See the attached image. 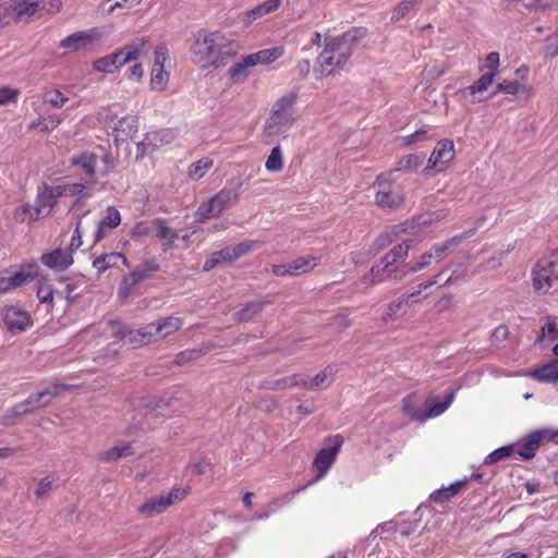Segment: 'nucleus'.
<instances>
[{"instance_id": "nucleus-1", "label": "nucleus", "mask_w": 558, "mask_h": 558, "mask_svg": "<svg viewBox=\"0 0 558 558\" xmlns=\"http://www.w3.org/2000/svg\"><path fill=\"white\" fill-rule=\"evenodd\" d=\"M413 245L412 240L403 241L393 246L385 256L375 264L364 279L371 283L384 281H401L409 276L405 259Z\"/></svg>"}, {"instance_id": "nucleus-2", "label": "nucleus", "mask_w": 558, "mask_h": 558, "mask_svg": "<svg viewBox=\"0 0 558 558\" xmlns=\"http://www.w3.org/2000/svg\"><path fill=\"white\" fill-rule=\"evenodd\" d=\"M233 54L227 37H196L191 46V58L202 70L219 68Z\"/></svg>"}, {"instance_id": "nucleus-3", "label": "nucleus", "mask_w": 558, "mask_h": 558, "mask_svg": "<svg viewBox=\"0 0 558 558\" xmlns=\"http://www.w3.org/2000/svg\"><path fill=\"white\" fill-rule=\"evenodd\" d=\"M320 48L317 61L322 73L331 75L336 69H342L352 54L354 37H316Z\"/></svg>"}, {"instance_id": "nucleus-4", "label": "nucleus", "mask_w": 558, "mask_h": 558, "mask_svg": "<svg viewBox=\"0 0 558 558\" xmlns=\"http://www.w3.org/2000/svg\"><path fill=\"white\" fill-rule=\"evenodd\" d=\"M283 54L281 47H272L241 57L228 71L234 82L244 81L251 73V69L257 64H269Z\"/></svg>"}, {"instance_id": "nucleus-5", "label": "nucleus", "mask_w": 558, "mask_h": 558, "mask_svg": "<svg viewBox=\"0 0 558 558\" xmlns=\"http://www.w3.org/2000/svg\"><path fill=\"white\" fill-rule=\"evenodd\" d=\"M392 171L381 173L374 183L376 187V203L380 207L397 208L404 202L401 184L391 179Z\"/></svg>"}, {"instance_id": "nucleus-6", "label": "nucleus", "mask_w": 558, "mask_h": 558, "mask_svg": "<svg viewBox=\"0 0 558 558\" xmlns=\"http://www.w3.org/2000/svg\"><path fill=\"white\" fill-rule=\"evenodd\" d=\"M532 276L534 289L539 293H547L558 280V255L551 254L539 259L533 268Z\"/></svg>"}, {"instance_id": "nucleus-7", "label": "nucleus", "mask_w": 558, "mask_h": 558, "mask_svg": "<svg viewBox=\"0 0 558 558\" xmlns=\"http://www.w3.org/2000/svg\"><path fill=\"white\" fill-rule=\"evenodd\" d=\"M158 270L159 264L155 258L143 260L133 271L122 278L118 290L119 298L121 300L129 298L138 283L147 280Z\"/></svg>"}, {"instance_id": "nucleus-8", "label": "nucleus", "mask_w": 558, "mask_h": 558, "mask_svg": "<svg viewBox=\"0 0 558 558\" xmlns=\"http://www.w3.org/2000/svg\"><path fill=\"white\" fill-rule=\"evenodd\" d=\"M295 100V94L286 95L277 100L274 105L270 117L266 122V128L268 130H274V132H278L281 128L291 125L294 120L293 113Z\"/></svg>"}, {"instance_id": "nucleus-9", "label": "nucleus", "mask_w": 558, "mask_h": 558, "mask_svg": "<svg viewBox=\"0 0 558 558\" xmlns=\"http://www.w3.org/2000/svg\"><path fill=\"white\" fill-rule=\"evenodd\" d=\"M238 199V194L230 190H221L207 202L201 204L195 213L198 221L218 217L226 207Z\"/></svg>"}, {"instance_id": "nucleus-10", "label": "nucleus", "mask_w": 558, "mask_h": 558, "mask_svg": "<svg viewBox=\"0 0 558 558\" xmlns=\"http://www.w3.org/2000/svg\"><path fill=\"white\" fill-rule=\"evenodd\" d=\"M185 489L174 488L166 495L150 498L137 508V512L145 519L154 518L165 512L170 506L186 496Z\"/></svg>"}, {"instance_id": "nucleus-11", "label": "nucleus", "mask_w": 558, "mask_h": 558, "mask_svg": "<svg viewBox=\"0 0 558 558\" xmlns=\"http://www.w3.org/2000/svg\"><path fill=\"white\" fill-rule=\"evenodd\" d=\"M138 56L140 48L135 45H130L119 51L96 60L94 62V69L98 72L113 73L128 62L136 60Z\"/></svg>"}, {"instance_id": "nucleus-12", "label": "nucleus", "mask_w": 558, "mask_h": 558, "mask_svg": "<svg viewBox=\"0 0 558 558\" xmlns=\"http://www.w3.org/2000/svg\"><path fill=\"white\" fill-rule=\"evenodd\" d=\"M70 385L53 384L37 393L31 395L27 399L17 403V410L25 412V414L32 412L35 409L47 405L53 398L59 396L62 390L70 389Z\"/></svg>"}, {"instance_id": "nucleus-13", "label": "nucleus", "mask_w": 558, "mask_h": 558, "mask_svg": "<svg viewBox=\"0 0 558 558\" xmlns=\"http://www.w3.org/2000/svg\"><path fill=\"white\" fill-rule=\"evenodd\" d=\"M64 194V189L62 185L57 186H49L44 185L40 187L37 192L36 201H35V207L37 210V214L40 217L48 216L56 204L58 203V199Z\"/></svg>"}, {"instance_id": "nucleus-14", "label": "nucleus", "mask_w": 558, "mask_h": 558, "mask_svg": "<svg viewBox=\"0 0 558 558\" xmlns=\"http://www.w3.org/2000/svg\"><path fill=\"white\" fill-rule=\"evenodd\" d=\"M454 155V144L451 140L439 141L429 157L428 168H433L437 172L444 171L453 160Z\"/></svg>"}, {"instance_id": "nucleus-15", "label": "nucleus", "mask_w": 558, "mask_h": 558, "mask_svg": "<svg viewBox=\"0 0 558 558\" xmlns=\"http://www.w3.org/2000/svg\"><path fill=\"white\" fill-rule=\"evenodd\" d=\"M333 445L329 448H323L319 450L314 459V468L317 470V478L325 476L327 471L335 462L337 454L343 444V438L340 435H336L332 438Z\"/></svg>"}, {"instance_id": "nucleus-16", "label": "nucleus", "mask_w": 558, "mask_h": 558, "mask_svg": "<svg viewBox=\"0 0 558 558\" xmlns=\"http://www.w3.org/2000/svg\"><path fill=\"white\" fill-rule=\"evenodd\" d=\"M2 317L4 325L12 332H22L33 324L28 312L14 305L5 306Z\"/></svg>"}, {"instance_id": "nucleus-17", "label": "nucleus", "mask_w": 558, "mask_h": 558, "mask_svg": "<svg viewBox=\"0 0 558 558\" xmlns=\"http://www.w3.org/2000/svg\"><path fill=\"white\" fill-rule=\"evenodd\" d=\"M183 326V318L168 316L160 318L147 325V333L145 336L153 337L154 341L165 339L174 333Z\"/></svg>"}, {"instance_id": "nucleus-18", "label": "nucleus", "mask_w": 558, "mask_h": 558, "mask_svg": "<svg viewBox=\"0 0 558 558\" xmlns=\"http://www.w3.org/2000/svg\"><path fill=\"white\" fill-rule=\"evenodd\" d=\"M550 437H555V434L550 428L534 432L526 437L523 444L518 446L515 452L523 460L532 459L535 456L537 448L542 444L549 441Z\"/></svg>"}, {"instance_id": "nucleus-19", "label": "nucleus", "mask_w": 558, "mask_h": 558, "mask_svg": "<svg viewBox=\"0 0 558 558\" xmlns=\"http://www.w3.org/2000/svg\"><path fill=\"white\" fill-rule=\"evenodd\" d=\"M495 76H496L495 71L485 73L477 81H475L472 85L461 89L460 93L463 96H465V95L471 96L472 104H476V102L486 100L487 97L484 94L487 92L488 87L493 84Z\"/></svg>"}, {"instance_id": "nucleus-20", "label": "nucleus", "mask_w": 558, "mask_h": 558, "mask_svg": "<svg viewBox=\"0 0 558 558\" xmlns=\"http://www.w3.org/2000/svg\"><path fill=\"white\" fill-rule=\"evenodd\" d=\"M138 129V119L136 116H126L118 120L112 130L114 143L118 145L128 138H132Z\"/></svg>"}, {"instance_id": "nucleus-21", "label": "nucleus", "mask_w": 558, "mask_h": 558, "mask_svg": "<svg viewBox=\"0 0 558 558\" xmlns=\"http://www.w3.org/2000/svg\"><path fill=\"white\" fill-rule=\"evenodd\" d=\"M473 234V231H466L459 235H454L441 243H436L429 248L436 263L441 262L448 254L464 240L469 239Z\"/></svg>"}, {"instance_id": "nucleus-22", "label": "nucleus", "mask_w": 558, "mask_h": 558, "mask_svg": "<svg viewBox=\"0 0 558 558\" xmlns=\"http://www.w3.org/2000/svg\"><path fill=\"white\" fill-rule=\"evenodd\" d=\"M168 133L165 131L149 132L144 140L137 143L138 154L136 158H143L155 151L159 146L169 143Z\"/></svg>"}, {"instance_id": "nucleus-23", "label": "nucleus", "mask_w": 558, "mask_h": 558, "mask_svg": "<svg viewBox=\"0 0 558 558\" xmlns=\"http://www.w3.org/2000/svg\"><path fill=\"white\" fill-rule=\"evenodd\" d=\"M121 222V216L119 210L116 207L109 206L105 216L99 220L97 225V229L95 231V242L101 241L107 233L117 228Z\"/></svg>"}, {"instance_id": "nucleus-24", "label": "nucleus", "mask_w": 558, "mask_h": 558, "mask_svg": "<svg viewBox=\"0 0 558 558\" xmlns=\"http://www.w3.org/2000/svg\"><path fill=\"white\" fill-rule=\"evenodd\" d=\"M41 262L49 268L63 270L73 264V257L71 252L58 248L53 252L44 254L41 256Z\"/></svg>"}, {"instance_id": "nucleus-25", "label": "nucleus", "mask_w": 558, "mask_h": 558, "mask_svg": "<svg viewBox=\"0 0 558 558\" xmlns=\"http://www.w3.org/2000/svg\"><path fill=\"white\" fill-rule=\"evenodd\" d=\"M31 279L29 274L23 271L10 272L9 270L0 271V294L7 293L12 289L24 286Z\"/></svg>"}, {"instance_id": "nucleus-26", "label": "nucleus", "mask_w": 558, "mask_h": 558, "mask_svg": "<svg viewBox=\"0 0 558 558\" xmlns=\"http://www.w3.org/2000/svg\"><path fill=\"white\" fill-rule=\"evenodd\" d=\"M468 480H459L446 487L434 490L429 499L436 504H444L462 492L465 487Z\"/></svg>"}, {"instance_id": "nucleus-27", "label": "nucleus", "mask_w": 558, "mask_h": 558, "mask_svg": "<svg viewBox=\"0 0 558 558\" xmlns=\"http://www.w3.org/2000/svg\"><path fill=\"white\" fill-rule=\"evenodd\" d=\"M153 223L157 228L156 236L162 240L161 248L163 252L169 251L174 241L178 239L179 234L175 230L168 227L167 221L161 218H157L153 221Z\"/></svg>"}, {"instance_id": "nucleus-28", "label": "nucleus", "mask_w": 558, "mask_h": 558, "mask_svg": "<svg viewBox=\"0 0 558 558\" xmlns=\"http://www.w3.org/2000/svg\"><path fill=\"white\" fill-rule=\"evenodd\" d=\"M529 375L539 383L558 381V359H555L545 365L533 369Z\"/></svg>"}, {"instance_id": "nucleus-29", "label": "nucleus", "mask_w": 558, "mask_h": 558, "mask_svg": "<svg viewBox=\"0 0 558 558\" xmlns=\"http://www.w3.org/2000/svg\"><path fill=\"white\" fill-rule=\"evenodd\" d=\"M134 453L131 442H121L98 453V460L101 462H111L132 456Z\"/></svg>"}, {"instance_id": "nucleus-30", "label": "nucleus", "mask_w": 558, "mask_h": 558, "mask_svg": "<svg viewBox=\"0 0 558 558\" xmlns=\"http://www.w3.org/2000/svg\"><path fill=\"white\" fill-rule=\"evenodd\" d=\"M233 263L231 259V252L229 246H225L223 248L216 251L211 253L208 258L205 260L203 265V269L205 271H209L213 268L225 265V264H231Z\"/></svg>"}, {"instance_id": "nucleus-31", "label": "nucleus", "mask_w": 558, "mask_h": 558, "mask_svg": "<svg viewBox=\"0 0 558 558\" xmlns=\"http://www.w3.org/2000/svg\"><path fill=\"white\" fill-rule=\"evenodd\" d=\"M263 242L258 240H245L236 244L228 245L231 252L232 262L247 255L248 253L258 250Z\"/></svg>"}, {"instance_id": "nucleus-32", "label": "nucleus", "mask_w": 558, "mask_h": 558, "mask_svg": "<svg viewBox=\"0 0 558 558\" xmlns=\"http://www.w3.org/2000/svg\"><path fill=\"white\" fill-rule=\"evenodd\" d=\"M122 260L124 265H128V259L121 253H110L97 257L93 262V266L98 272H104L107 269L117 266V263Z\"/></svg>"}, {"instance_id": "nucleus-33", "label": "nucleus", "mask_w": 558, "mask_h": 558, "mask_svg": "<svg viewBox=\"0 0 558 558\" xmlns=\"http://www.w3.org/2000/svg\"><path fill=\"white\" fill-rule=\"evenodd\" d=\"M449 268V265L445 266L437 275H435L432 279H429L428 281L426 282H422L420 284H417V287L415 288L414 291L408 293V294H403L404 298H408V302L409 301H412V302H418L423 299H426L427 298V294L425 295H422V293L424 291H426L427 289L432 288L433 286H435L437 283V280L440 276H442V274Z\"/></svg>"}, {"instance_id": "nucleus-34", "label": "nucleus", "mask_w": 558, "mask_h": 558, "mask_svg": "<svg viewBox=\"0 0 558 558\" xmlns=\"http://www.w3.org/2000/svg\"><path fill=\"white\" fill-rule=\"evenodd\" d=\"M282 0H266L264 3L255 7L246 13L247 23H252L256 19L271 13L277 10Z\"/></svg>"}, {"instance_id": "nucleus-35", "label": "nucleus", "mask_w": 558, "mask_h": 558, "mask_svg": "<svg viewBox=\"0 0 558 558\" xmlns=\"http://www.w3.org/2000/svg\"><path fill=\"white\" fill-rule=\"evenodd\" d=\"M61 293L62 292H59V290L53 288L48 279L43 278L39 281L37 288V298L40 303L52 304L54 295L59 298V294Z\"/></svg>"}, {"instance_id": "nucleus-36", "label": "nucleus", "mask_w": 558, "mask_h": 558, "mask_svg": "<svg viewBox=\"0 0 558 558\" xmlns=\"http://www.w3.org/2000/svg\"><path fill=\"white\" fill-rule=\"evenodd\" d=\"M296 386H306V380L301 375H292L266 383L267 388L278 390Z\"/></svg>"}, {"instance_id": "nucleus-37", "label": "nucleus", "mask_w": 558, "mask_h": 558, "mask_svg": "<svg viewBox=\"0 0 558 558\" xmlns=\"http://www.w3.org/2000/svg\"><path fill=\"white\" fill-rule=\"evenodd\" d=\"M318 265V258L313 256L300 257L291 262L292 276L310 272Z\"/></svg>"}, {"instance_id": "nucleus-38", "label": "nucleus", "mask_w": 558, "mask_h": 558, "mask_svg": "<svg viewBox=\"0 0 558 558\" xmlns=\"http://www.w3.org/2000/svg\"><path fill=\"white\" fill-rule=\"evenodd\" d=\"M13 219L16 222L36 221L39 219L35 205L23 204L13 211Z\"/></svg>"}, {"instance_id": "nucleus-39", "label": "nucleus", "mask_w": 558, "mask_h": 558, "mask_svg": "<svg viewBox=\"0 0 558 558\" xmlns=\"http://www.w3.org/2000/svg\"><path fill=\"white\" fill-rule=\"evenodd\" d=\"M214 161L208 157H204L189 167L187 174L193 180L202 179L207 171L213 167Z\"/></svg>"}, {"instance_id": "nucleus-40", "label": "nucleus", "mask_w": 558, "mask_h": 558, "mask_svg": "<svg viewBox=\"0 0 558 558\" xmlns=\"http://www.w3.org/2000/svg\"><path fill=\"white\" fill-rule=\"evenodd\" d=\"M402 410L412 421H425V412L415 405L414 396L402 399Z\"/></svg>"}, {"instance_id": "nucleus-41", "label": "nucleus", "mask_w": 558, "mask_h": 558, "mask_svg": "<svg viewBox=\"0 0 558 558\" xmlns=\"http://www.w3.org/2000/svg\"><path fill=\"white\" fill-rule=\"evenodd\" d=\"M169 81V73L162 66H153L150 86L155 90H163Z\"/></svg>"}, {"instance_id": "nucleus-42", "label": "nucleus", "mask_w": 558, "mask_h": 558, "mask_svg": "<svg viewBox=\"0 0 558 558\" xmlns=\"http://www.w3.org/2000/svg\"><path fill=\"white\" fill-rule=\"evenodd\" d=\"M423 156L411 154L401 158L395 169H392V173L397 171H412L416 170L423 163Z\"/></svg>"}, {"instance_id": "nucleus-43", "label": "nucleus", "mask_w": 558, "mask_h": 558, "mask_svg": "<svg viewBox=\"0 0 558 558\" xmlns=\"http://www.w3.org/2000/svg\"><path fill=\"white\" fill-rule=\"evenodd\" d=\"M409 306L408 298H404V295H401L396 301L391 302L387 305L386 311L383 315V320L389 322L393 320L398 313L401 311H404Z\"/></svg>"}, {"instance_id": "nucleus-44", "label": "nucleus", "mask_w": 558, "mask_h": 558, "mask_svg": "<svg viewBox=\"0 0 558 558\" xmlns=\"http://www.w3.org/2000/svg\"><path fill=\"white\" fill-rule=\"evenodd\" d=\"M434 259L430 250L428 252L423 253L416 260H411L405 263V267H408L409 275L418 272L430 266L432 260Z\"/></svg>"}, {"instance_id": "nucleus-45", "label": "nucleus", "mask_w": 558, "mask_h": 558, "mask_svg": "<svg viewBox=\"0 0 558 558\" xmlns=\"http://www.w3.org/2000/svg\"><path fill=\"white\" fill-rule=\"evenodd\" d=\"M262 308H263V304L260 302H251L235 313L234 319L239 323L248 322L257 313H259Z\"/></svg>"}, {"instance_id": "nucleus-46", "label": "nucleus", "mask_w": 558, "mask_h": 558, "mask_svg": "<svg viewBox=\"0 0 558 558\" xmlns=\"http://www.w3.org/2000/svg\"><path fill=\"white\" fill-rule=\"evenodd\" d=\"M96 161V156L89 153H84L78 157L73 158V163L81 167L89 175L95 173Z\"/></svg>"}, {"instance_id": "nucleus-47", "label": "nucleus", "mask_w": 558, "mask_h": 558, "mask_svg": "<svg viewBox=\"0 0 558 558\" xmlns=\"http://www.w3.org/2000/svg\"><path fill=\"white\" fill-rule=\"evenodd\" d=\"M38 2L19 1L13 7V12L16 20H22L24 16H32L38 10Z\"/></svg>"}, {"instance_id": "nucleus-48", "label": "nucleus", "mask_w": 558, "mask_h": 558, "mask_svg": "<svg viewBox=\"0 0 558 558\" xmlns=\"http://www.w3.org/2000/svg\"><path fill=\"white\" fill-rule=\"evenodd\" d=\"M265 167L270 172H278L283 167L282 151L280 146H276L271 149L268 156Z\"/></svg>"}, {"instance_id": "nucleus-49", "label": "nucleus", "mask_w": 558, "mask_h": 558, "mask_svg": "<svg viewBox=\"0 0 558 558\" xmlns=\"http://www.w3.org/2000/svg\"><path fill=\"white\" fill-rule=\"evenodd\" d=\"M43 100L45 104H49L53 108H61L69 101V98L59 89H52L43 95Z\"/></svg>"}, {"instance_id": "nucleus-50", "label": "nucleus", "mask_w": 558, "mask_h": 558, "mask_svg": "<svg viewBox=\"0 0 558 558\" xmlns=\"http://www.w3.org/2000/svg\"><path fill=\"white\" fill-rule=\"evenodd\" d=\"M454 400V391L450 392L442 402H435L425 413V420L428 417H436L442 414L453 402Z\"/></svg>"}, {"instance_id": "nucleus-51", "label": "nucleus", "mask_w": 558, "mask_h": 558, "mask_svg": "<svg viewBox=\"0 0 558 558\" xmlns=\"http://www.w3.org/2000/svg\"><path fill=\"white\" fill-rule=\"evenodd\" d=\"M147 325L143 328H140L137 330H129L128 332V339L129 342L135 345H143L154 342V338L148 336H144V333H147Z\"/></svg>"}, {"instance_id": "nucleus-52", "label": "nucleus", "mask_w": 558, "mask_h": 558, "mask_svg": "<svg viewBox=\"0 0 558 558\" xmlns=\"http://www.w3.org/2000/svg\"><path fill=\"white\" fill-rule=\"evenodd\" d=\"M331 381H332L331 374H327V372L324 371V372L318 373L310 384L306 383L305 387L311 390H317V389L329 387Z\"/></svg>"}, {"instance_id": "nucleus-53", "label": "nucleus", "mask_w": 558, "mask_h": 558, "mask_svg": "<svg viewBox=\"0 0 558 558\" xmlns=\"http://www.w3.org/2000/svg\"><path fill=\"white\" fill-rule=\"evenodd\" d=\"M422 0H403L393 10L391 20L398 21L405 16L416 4L421 3Z\"/></svg>"}, {"instance_id": "nucleus-54", "label": "nucleus", "mask_w": 558, "mask_h": 558, "mask_svg": "<svg viewBox=\"0 0 558 558\" xmlns=\"http://www.w3.org/2000/svg\"><path fill=\"white\" fill-rule=\"evenodd\" d=\"M24 414H25V412H22V411L17 410V403H16L12 408L8 409L2 416H0V425H2V426H12Z\"/></svg>"}, {"instance_id": "nucleus-55", "label": "nucleus", "mask_w": 558, "mask_h": 558, "mask_svg": "<svg viewBox=\"0 0 558 558\" xmlns=\"http://www.w3.org/2000/svg\"><path fill=\"white\" fill-rule=\"evenodd\" d=\"M20 90L9 86L0 87V106H5L11 102H16Z\"/></svg>"}, {"instance_id": "nucleus-56", "label": "nucleus", "mask_w": 558, "mask_h": 558, "mask_svg": "<svg viewBox=\"0 0 558 558\" xmlns=\"http://www.w3.org/2000/svg\"><path fill=\"white\" fill-rule=\"evenodd\" d=\"M88 37H65L61 43L60 47L68 51H77L85 46Z\"/></svg>"}, {"instance_id": "nucleus-57", "label": "nucleus", "mask_w": 558, "mask_h": 558, "mask_svg": "<svg viewBox=\"0 0 558 558\" xmlns=\"http://www.w3.org/2000/svg\"><path fill=\"white\" fill-rule=\"evenodd\" d=\"M58 280L60 283L65 284L64 290H59V292H62L61 294H59V298H63L69 303H72L75 299L73 292L75 291L76 286L73 282H71L69 278L63 276L59 277Z\"/></svg>"}, {"instance_id": "nucleus-58", "label": "nucleus", "mask_w": 558, "mask_h": 558, "mask_svg": "<svg viewBox=\"0 0 558 558\" xmlns=\"http://www.w3.org/2000/svg\"><path fill=\"white\" fill-rule=\"evenodd\" d=\"M523 88V86L518 82H510V83H500L496 86L494 95L497 93H504L508 95H517L519 92Z\"/></svg>"}, {"instance_id": "nucleus-59", "label": "nucleus", "mask_w": 558, "mask_h": 558, "mask_svg": "<svg viewBox=\"0 0 558 558\" xmlns=\"http://www.w3.org/2000/svg\"><path fill=\"white\" fill-rule=\"evenodd\" d=\"M52 485H53V480L50 478L49 476L41 478L38 482L37 487L35 489V496L38 499L44 498L52 489Z\"/></svg>"}, {"instance_id": "nucleus-60", "label": "nucleus", "mask_w": 558, "mask_h": 558, "mask_svg": "<svg viewBox=\"0 0 558 558\" xmlns=\"http://www.w3.org/2000/svg\"><path fill=\"white\" fill-rule=\"evenodd\" d=\"M513 452L512 447H501L489 453L486 459L485 463H494L499 460H502L504 458L509 457Z\"/></svg>"}, {"instance_id": "nucleus-61", "label": "nucleus", "mask_w": 558, "mask_h": 558, "mask_svg": "<svg viewBox=\"0 0 558 558\" xmlns=\"http://www.w3.org/2000/svg\"><path fill=\"white\" fill-rule=\"evenodd\" d=\"M558 336V328L555 319L553 317H547L546 323L542 327V336L539 339H543L545 337H550L551 339L557 338Z\"/></svg>"}, {"instance_id": "nucleus-62", "label": "nucleus", "mask_w": 558, "mask_h": 558, "mask_svg": "<svg viewBox=\"0 0 558 558\" xmlns=\"http://www.w3.org/2000/svg\"><path fill=\"white\" fill-rule=\"evenodd\" d=\"M393 241V238L390 233H381L374 242L373 246H374V250H373V253L376 254L378 253L380 250L385 248L386 246H388L390 243H392Z\"/></svg>"}, {"instance_id": "nucleus-63", "label": "nucleus", "mask_w": 558, "mask_h": 558, "mask_svg": "<svg viewBox=\"0 0 558 558\" xmlns=\"http://www.w3.org/2000/svg\"><path fill=\"white\" fill-rule=\"evenodd\" d=\"M427 138V131L426 130H417L416 132L403 137V144L405 146L413 145L417 142L425 141Z\"/></svg>"}, {"instance_id": "nucleus-64", "label": "nucleus", "mask_w": 558, "mask_h": 558, "mask_svg": "<svg viewBox=\"0 0 558 558\" xmlns=\"http://www.w3.org/2000/svg\"><path fill=\"white\" fill-rule=\"evenodd\" d=\"M110 330H111L112 336H114V337H117L119 339L126 338L128 337V332H129L126 327L122 323L117 322V320H111L110 322Z\"/></svg>"}]
</instances>
